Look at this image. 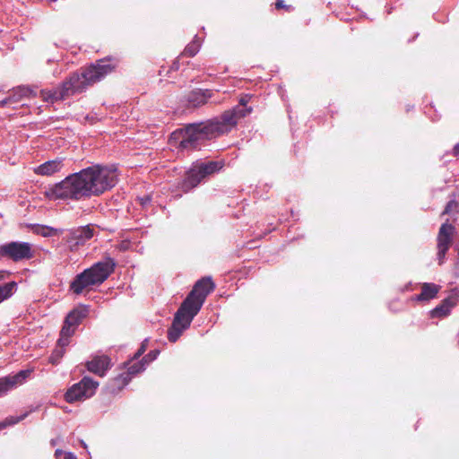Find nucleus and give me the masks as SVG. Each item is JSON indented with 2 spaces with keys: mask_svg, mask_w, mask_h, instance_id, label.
Segmentation results:
<instances>
[{
  "mask_svg": "<svg viewBox=\"0 0 459 459\" xmlns=\"http://www.w3.org/2000/svg\"><path fill=\"white\" fill-rule=\"evenodd\" d=\"M147 342H148L147 340H144L142 342L141 347L135 352L132 360H130L127 363V374L128 375L134 376V375H136L145 369L146 365H145V362H143V360H142V359L140 361H135V360L138 359L146 351Z\"/></svg>",
  "mask_w": 459,
  "mask_h": 459,
  "instance_id": "15",
  "label": "nucleus"
},
{
  "mask_svg": "<svg viewBox=\"0 0 459 459\" xmlns=\"http://www.w3.org/2000/svg\"><path fill=\"white\" fill-rule=\"evenodd\" d=\"M115 265L114 260L109 257L94 264L74 279L70 289L79 295L87 288L101 284L114 271Z\"/></svg>",
  "mask_w": 459,
  "mask_h": 459,
  "instance_id": "4",
  "label": "nucleus"
},
{
  "mask_svg": "<svg viewBox=\"0 0 459 459\" xmlns=\"http://www.w3.org/2000/svg\"><path fill=\"white\" fill-rule=\"evenodd\" d=\"M117 181V169L95 165L66 177L46 191L49 200H80L99 195Z\"/></svg>",
  "mask_w": 459,
  "mask_h": 459,
  "instance_id": "1",
  "label": "nucleus"
},
{
  "mask_svg": "<svg viewBox=\"0 0 459 459\" xmlns=\"http://www.w3.org/2000/svg\"><path fill=\"white\" fill-rule=\"evenodd\" d=\"M201 43L198 38L195 36V39L185 48L182 55L187 56H195L200 49Z\"/></svg>",
  "mask_w": 459,
  "mask_h": 459,
  "instance_id": "21",
  "label": "nucleus"
},
{
  "mask_svg": "<svg viewBox=\"0 0 459 459\" xmlns=\"http://www.w3.org/2000/svg\"><path fill=\"white\" fill-rule=\"evenodd\" d=\"M117 60L107 57L97 60L80 73L72 74L61 86L54 90H42L40 96L44 101L54 103L74 94L83 92L88 87L101 81L117 66Z\"/></svg>",
  "mask_w": 459,
  "mask_h": 459,
  "instance_id": "3",
  "label": "nucleus"
},
{
  "mask_svg": "<svg viewBox=\"0 0 459 459\" xmlns=\"http://www.w3.org/2000/svg\"><path fill=\"white\" fill-rule=\"evenodd\" d=\"M222 168L219 161L200 162L195 164L186 173L181 183V189L187 193L197 186L206 177L212 175Z\"/></svg>",
  "mask_w": 459,
  "mask_h": 459,
  "instance_id": "5",
  "label": "nucleus"
},
{
  "mask_svg": "<svg viewBox=\"0 0 459 459\" xmlns=\"http://www.w3.org/2000/svg\"><path fill=\"white\" fill-rule=\"evenodd\" d=\"M98 386L99 383L97 381L89 377H84L79 383L74 384L66 391L65 394V401L74 403L90 398L95 394Z\"/></svg>",
  "mask_w": 459,
  "mask_h": 459,
  "instance_id": "9",
  "label": "nucleus"
},
{
  "mask_svg": "<svg viewBox=\"0 0 459 459\" xmlns=\"http://www.w3.org/2000/svg\"><path fill=\"white\" fill-rule=\"evenodd\" d=\"M87 369L100 377H103L110 367V359L108 356H96L86 364Z\"/></svg>",
  "mask_w": 459,
  "mask_h": 459,
  "instance_id": "14",
  "label": "nucleus"
},
{
  "mask_svg": "<svg viewBox=\"0 0 459 459\" xmlns=\"http://www.w3.org/2000/svg\"><path fill=\"white\" fill-rule=\"evenodd\" d=\"M16 283L14 281L0 285V303L12 296Z\"/></svg>",
  "mask_w": 459,
  "mask_h": 459,
  "instance_id": "22",
  "label": "nucleus"
},
{
  "mask_svg": "<svg viewBox=\"0 0 459 459\" xmlns=\"http://www.w3.org/2000/svg\"><path fill=\"white\" fill-rule=\"evenodd\" d=\"M159 354L158 351H152L147 355H145L142 360L145 362V365L147 366L151 361L154 360L157 358V355Z\"/></svg>",
  "mask_w": 459,
  "mask_h": 459,
  "instance_id": "25",
  "label": "nucleus"
},
{
  "mask_svg": "<svg viewBox=\"0 0 459 459\" xmlns=\"http://www.w3.org/2000/svg\"><path fill=\"white\" fill-rule=\"evenodd\" d=\"M94 236V228L91 225L73 229L69 232L67 242L72 247L84 245Z\"/></svg>",
  "mask_w": 459,
  "mask_h": 459,
  "instance_id": "13",
  "label": "nucleus"
},
{
  "mask_svg": "<svg viewBox=\"0 0 459 459\" xmlns=\"http://www.w3.org/2000/svg\"><path fill=\"white\" fill-rule=\"evenodd\" d=\"M36 232L43 237H51L57 235L58 230L48 226H39Z\"/></svg>",
  "mask_w": 459,
  "mask_h": 459,
  "instance_id": "24",
  "label": "nucleus"
},
{
  "mask_svg": "<svg viewBox=\"0 0 459 459\" xmlns=\"http://www.w3.org/2000/svg\"><path fill=\"white\" fill-rule=\"evenodd\" d=\"M453 153L455 156L459 157V143L454 147Z\"/></svg>",
  "mask_w": 459,
  "mask_h": 459,
  "instance_id": "29",
  "label": "nucleus"
},
{
  "mask_svg": "<svg viewBox=\"0 0 459 459\" xmlns=\"http://www.w3.org/2000/svg\"><path fill=\"white\" fill-rule=\"evenodd\" d=\"M440 290V286L435 283L425 282L421 285V292L411 298L412 301H429L434 299Z\"/></svg>",
  "mask_w": 459,
  "mask_h": 459,
  "instance_id": "17",
  "label": "nucleus"
},
{
  "mask_svg": "<svg viewBox=\"0 0 459 459\" xmlns=\"http://www.w3.org/2000/svg\"><path fill=\"white\" fill-rule=\"evenodd\" d=\"M248 102V99L247 97H243L239 100V105L245 107Z\"/></svg>",
  "mask_w": 459,
  "mask_h": 459,
  "instance_id": "28",
  "label": "nucleus"
},
{
  "mask_svg": "<svg viewBox=\"0 0 459 459\" xmlns=\"http://www.w3.org/2000/svg\"><path fill=\"white\" fill-rule=\"evenodd\" d=\"M179 67V63L178 61H175L172 65V68L175 69V70H178Z\"/></svg>",
  "mask_w": 459,
  "mask_h": 459,
  "instance_id": "33",
  "label": "nucleus"
},
{
  "mask_svg": "<svg viewBox=\"0 0 459 459\" xmlns=\"http://www.w3.org/2000/svg\"><path fill=\"white\" fill-rule=\"evenodd\" d=\"M63 159H56L52 160L46 161L45 163L36 167L34 169V172L37 175L40 176H51L58 171H60L63 168Z\"/></svg>",
  "mask_w": 459,
  "mask_h": 459,
  "instance_id": "16",
  "label": "nucleus"
},
{
  "mask_svg": "<svg viewBox=\"0 0 459 459\" xmlns=\"http://www.w3.org/2000/svg\"><path fill=\"white\" fill-rule=\"evenodd\" d=\"M77 328L70 325L69 323L64 321V325L60 331V335L56 342V346L49 357L52 364H57L65 352V347L69 345L71 337L74 334Z\"/></svg>",
  "mask_w": 459,
  "mask_h": 459,
  "instance_id": "10",
  "label": "nucleus"
},
{
  "mask_svg": "<svg viewBox=\"0 0 459 459\" xmlns=\"http://www.w3.org/2000/svg\"><path fill=\"white\" fill-rule=\"evenodd\" d=\"M18 91L21 93V95H27L28 89H26V88H19Z\"/></svg>",
  "mask_w": 459,
  "mask_h": 459,
  "instance_id": "32",
  "label": "nucleus"
},
{
  "mask_svg": "<svg viewBox=\"0 0 459 459\" xmlns=\"http://www.w3.org/2000/svg\"><path fill=\"white\" fill-rule=\"evenodd\" d=\"M150 201H151V199L149 196H144V197L141 198V204L143 205L147 204Z\"/></svg>",
  "mask_w": 459,
  "mask_h": 459,
  "instance_id": "30",
  "label": "nucleus"
},
{
  "mask_svg": "<svg viewBox=\"0 0 459 459\" xmlns=\"http://www.w3.org/2000/svg\"><path fill=\"white\" fill-rule=\"evenodd\" d=\"M455 305V301L453 298H446L429 312V316L431 318H444L450 314Z\"/></svg>",
  "mask_w": 459,
  "mask_h": 459,
  "instance_id": "19",
  "label": "nucleus"
},
{
  "mask_svg": "<svg viewBox=\"0 0 459 459\" xmlns=\"http://www.w3.org/2000/svg\"><path fill=\"white\" fill-rule=\"evenodd\" d=\"M81 444L82 445V446H83L84 448H86V446H86V444H85L83 441H81Z\"/></svg>",
  "mask_w": 459,
  "mask_h": 459,
  "instance_id": "36",
  "label": "nucleus"
},
{
  "mask_svg": "<svg viewBox=\"0 0 459 459\" xmlns=\"http://www.w3.org/2000/svg\"><path fill=\"white\" fill-rule=\"evenodd\" d=\"M64 459H77V457L71 452H65L64 454Z\"/></svg>",
  "mask_w": 459,
  "mask_h": 459,
  "instance_id": "27",
  "label": "nucleus"
},
{
  "mask_svg": "<svg viewBox=\"0 0 459 459\" xmlns=\"http://www.w3.org/2000/svg\"><path fill=\"white\" fill-rule=\"evenodd\" d=\"M89 307L88 306H79L69 312L66 316L65 321L69 323L70 325L77 328L79 325L82 322V320L87 317L89 314Z\"/></svg>",
  "mask_w": 459,
  "mask_h": 459,
  "instance_id": "18",
  "label": "nucleus"
},
{
  "mask_svg": "<svg viewBox=\"0 0 459 459\" xmlns=\"http://www.w3.org/2000/svg\"><path fill=\"white\" fill-rule=\"evenodd\" d=\"M455 233V228L452 224L446 222L441 225L437 238V259L439 264L444 262L446 254L452 245Z\"/></svg>",
  "mask_w": 459,
  "mask_h": 459,
  "instance_id": "11",
  "label": "nucleus"
},
{
  "mask_svg": "<svg viewBox=\"0 0 459 459\" xmlns=\"http://www.w3.org/2000/svg\"><path fill=\"white\" fill-rule=\"evenodd\" d=\"M275 5H276V8H277V9L282 8V7L284 6V4H283V1H282V0H278V1L276 2Z\"/></svg>",
  "mask_w": 459,
  "mask_h": 459,
  "instance_id": "31",
  "label": "nucleus"
},
{
  "mask_svg": "<svg viewBox=\"0 0 459 459\" xmlns=\"http://www.w3.org/2000/svg\"><path fill=\"white\" fill-rule=\"evenodd\" d=\"M28 416V412H25L20 416H9L0 422V430L8 427L13 426L24 420Z\"/></svg>",
  "mask_w": 459,
  "mask_h": 459,
  "instance_id": "23",
  "label": "nucleus"
},
{
  "mask_svg": "<svg viewBox=\"0 0 459 459\" xmlns=\"http://www.w3.org/2000/svg\"><path fill=\"white\" fill-rule=\"evenodd\" d=\"M63 454H65V453L62 450H60V449L56 450V452H55V455L56 457L61 455H63Z\"/></svg>",
  "mask_w": 459,
  "mask_h": 459,
  "instance_id": "34",
  "label": "nucleus"
},
{
  "mask_svg": "<svg viewBox=\"0 0 459 459\" xmlns=\"http://www.w3.org/2000/svg\"><path fill=\"white\" fill-rule=\"evenodd\" d=\"M30 369L21 370L14 375L0 377V396L5 395L10 390L25 383L31 374Z\"/></svg>",
  "mask_w": 459,
  "mask_h": 459,
  "instance_id": "12",
  "label": "nucleus"
},
{
  "mask_svg": "<svg viewBox=\"0 0 459 459\" xmlns=\"http://www.w3.org/2000/svg\"><path fill=\"white\" fill-rule=\"evenodd\" d=\"M34 253L33 245L29 242L12 241L0 246V258L13 262L31 259Z\"/></svg>",
  "mask_w": 459,
  "mask_h": 459,
  "instance_id": "7",
  "label": "nucleus"
},
{
  "mask_svg": "<svg viewBox=\"0 0 459 459\" xmlns=\"http://www.w3.org/2000/svg\"><path fill=\"white\" fill-rule=\"evenodd\" d=\"M251 110L250 108H244L237 106L222 113L220 118L189 124L171 134L170 144L181 150H195L205 141L230 132L238 119L249 114Z\"/></svg>",
  "mask_w": 459,
  "mask_h": 459,
  "instance_id": "2",
  "label": "nucleus"
},
{
  "mask_svg": "<svg viewBox=\"0 0 459 459\" xmlns=\"http://www.w3.org/2000/svg\"><path fill=\"white\" fill-rule=\"evenodd\" d=\"M8 102H10V99H6V100H4L3 101V104H6V103H8Z\"/></svg>",
  "mask_w": 459,
  "mask_h": 459,
  "instance_id": "35",
  "label": "nucleus"
},
{
  "mask_svg": "<svg viewBox=\"0 0 459 459\" xmlns=\"http://www.w3.org/2000/svg\"><path fill=\"white\" fill-rule=\"evenodd\" d=\"M214 289L215 284L212 278L204 277L195 282L193 290L182 302V305L198 314L206 297L213 291Z\"/></svg>",
  "mask_w": 459,
  "mask_h": 459,
  "instance_id": "6",
  "label": "nucleus"
},
{
  "mask_svg": "<svg viewBox=\"0 0 459 459\" xmlns=\"http://www.w3.org/2000/svg\"><path fill=\"white\" fill-rule=\"evenodd\" d=\"M212 93L210 90H195L192 91L187 96V101L193 107H200L204 105L209 99H211Z\"/></svg>",
  "mask_w": 459,
  "mask_h": 459,
  "instance_id": "20",
  "label": "nucleus"
},
{
  "mask_svg": "<svg viewBox=\"0 0 459 459\" xmlns=\"http://www.w3.org/2000/svg\"><path fill=\"white\" fill-rule=\"evenodd\" d=\"M197 314L182 304L176 312L171 326L168 330V339L171 342L178 340L182 333L187 329Z\"/></svg>",
  "mask_w": 459,
  "mask_h": 459,
  "instance_id": "8",
  "label": "nucleus"
},
{
  "mask_svg": "<svg viewBox=\"0 0 459 459\" xmlns=\"http://www.w3.org/2000/svg\"><path fill=\"white\" fill-rule=\"evenodd\" d=\"M457 203L455 201H450L448 202V204H446V208H445V211L443 213H449L453 211V209H455V207H457Z\"/></svg>",
  "mask_w": 459,
  "mask_h": 459,
  "instance_id": "26",
  "label": "nucleus"
}]
</instances>
